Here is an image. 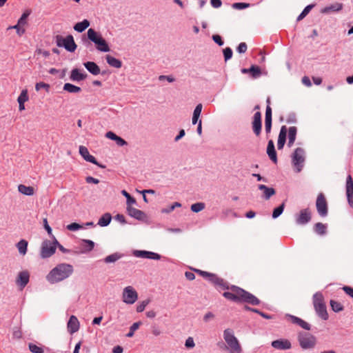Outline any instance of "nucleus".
<instances>
[{
	"label": "nucleus",
	"mask_w": 353,
	"mask_h": 353,
	"mask_svg": "<svg viewBox=\"0 0 353 353\" xmlns=\"http://www.w3.org/2000/svg\"><path fill=\"white\" fill-rule=\"evenodd\" d=\"M223 56L225 61H227L228 60L230 59L232 57V50L230 48L227 47L225 49H223Z\"/></svg>",
	"instance_id": "52"
},
{
	"label": "nucleus",
	"mask_w": 353,
	"mask_h": 353,
	"mask_svg": "<svg viewBox=\"0 0 353 353\" xmlns=\"http://www.w3.org/2000/svg\"><path fill=\"white\" fill-rule=\"evenodd\" d=\"M311 219V212L308 209L303 210L297 218V222L300 224H305Z\"/></svg>",
	"instance_id": "25"
},
{
	"label": "nucleus",
	"mask_w": 353,
	"mask_h": 353,
	"mask_svg": "<svg viewBox=\"0 0 353 353\" xmlns=\"http://www.w3.org/2000/svg\"><path fill=\"white\" fill-rule=\"evenodd\" d=\"M126 210L129 216L137 220L142 221L146 217L145 214L143 211L138 210L135 208H133L131 205L127 206Z\"/></svg>",
	"instance_id": "17"
},
{
	"label": "nucleus",
	"mask_w": 353,
	"mask_h": 353,
	"mask_svg": "<svg viewBox=\"0 0 353 353\" xmlns=\"http://www.w3.org/2000/svg\"><path fill=\"white\" fill-rule=\"evenodd\" d=\"M314 230L319 234L323 235L326 232V226L322 223H317L314 225Z\"/></svg>",
	"instance_id": "42"
},
{
	"label": "nucleus",
	"mask_w": 353,
	"mask_h": 353,
	"mask_svg": "<svg viewBox=\"0 0 353 353\" xmlns=\"http://www.w3.org/2000/svg\"><path fill=\"white\" fill-rule=\"evenodd\" d=\"M54 239V244L59 249L60 251H61L63 253H68L69 250L66 248H65L62 245H61L59 241L55 239L54 236H53Z\"/></svg>",
	"instance_id": "56"
},
{
	"label": "nucleus",
	"mask_w": 353,
	"mask_h": 353,
	"mask_svg": "<svg viewBox=\"0 0 353 353\" xmlns=\"http://www.w3.org/2000/svg\"><path fill=\"white\" fill-rule=\"evenodd\" d=\"M141 325V321H138V322H135L130 327V331L129 332L126 334V336L127 337H132L134 334V332L139 329V327H140V325Z\"/></svg>",
	"instance_id": "41"
},
{
	"label": "nucleus",
	"mask_w": 353,
	"mask_h": 353,
	"mask_svg": "<svg viewBox=\"0 0 353 353\" xmlns=\"http://www.w3.org/2000/svg\"><path fill=\"white\" fill-rule=\"evenodd\" d=\"M138 299L137 291L132 286H127L123 289L122 299L127 304H133Z\"/></svg>",
	"instance_id": "10"
},
{
	"label": "nucleus",
	"mask_w": 353,
	"mask_h": 353,
	"mask_svg": "<svg viewBox=\"0 0 353 353\" xmlns=\"http://www.w3.org/2000/svg\"><path fill=\"white\" fill-rule=\"evenodd\" d=\"M343 290L345 291V292L348 294L350 296L353 298V288L349 286H344L343 288Z\"/></svg>",
	"instance_id": "63"
},
{
	"label": "nucleus",
	"mask_w": 353,
	"mask_h": 353,
	"mask_svg": "<svg viewBox=\"0 0 353 353\" xmlns=\"http://www.w3.org/2000/svg\"><path fill=\"white\" fill-rule=\"evenodd\" d=\"M28 100L27 90H23L17 99L18 103H25Z\"/></svg>",
	"instance_id": "46"
},
{
	"label": "nucleus",
	"mask_w": 353,
	"mask_h": 353,
	"mask_svg": "<svg viewBox=\"0 0 353 353\" xmlns=\"http://www.w3.org/2000/svg\"><path fill=\"white\" fill-rule=\"evenodd\" d=\"M223 339L227 343L232 353H241V347L231 329L228 328L224 330Z\"/></svg>",
	"instance_id": "5"
},
{
	"label": "nucleus",
	"mask_w": 353,
	"mask_h": 353,
	"mask_svg": "<svg viewBox=\"0 0 353 353\" xmlns=\"http://www.w3.org/2000/svg\"><path fill=\"white\" fill-rule=\"evenodd\" d=\"M343 8V4L341 3H335L329 6L323 8L321 12L323 14H328L332 12L340 11Z\"/></svg>",
	"instance_id": "27"
},
{
	"label": "nucleus",
	"mask_w": 353,
	"mask_h": 353,
	"mask_svg": "<svg viewBox=\"0 0 353 353\" xmlns=\"http://www.w3.org/2000/svg\"><path fill=\"white\" fill-rule=\"evenodd\" d=\"M353 191V180L350 175H349L347 178L346 182V192H352Z\"/></svg>",
	"instance_id": "54"
},
{
	"label": "nucleus",
	"mask_w": 353,
	"mask_h": 353,
	"mask_svg": "<svg viewBox=\"0 0 353 353\" xmlns=\"http://www.w3.org/2000/svg\"><path fill=\"white\" fill-rule=\"evenodd\" d=\"M261 126V114L260 112H256L254 114L252 121V130L256 136L260 135Z\"/></svg>",
	"instance_id": "15"
},
{
	"label": "nucleus",
	"mask_w": 353,
	"mask_h": 353,
	"mask_svg": "<svg viewBox=\"0 0 353 353\" xmlns=\"http://www.w3.org/2000/svg\"><path fill=\"white\" fill-rule=\"evenodd\" d=\"M150 302V299H145V300L141 301L137 306V312H142L145 310V307L149 304Z\"/></svg>",
	"instance_id": "48"
},
{
	"label": "nucleus",
	"mask_w": 353,
	"mask_h": 353,
	"mask_svg": "<svg viewBox=\"0 0 353 353\" xmlns=\"http://www.w3.org/2000/svg\"><path fill=\"white\" fill-rule=\"evenodd\" d=\"M330 305L333 311L336 312H341L343 310V306L338 301L331 300Z\"/></svg>",
	"instance_id": "43"
},
{
	"label": "nucleus",
	"mask_w": 353,
	"mask_h": 353,
	"mask_svg": "<svg viewBox=\"0 0 353 353\" xmlns=\"http://www.w3.org/2000/svg\"><path fill=\"white\" fill-rule=\"evenodd\" d=\"M272 346L277 350L287 349V340H276L272 342Z\"/></svg>",
	"instance_id": "37"
},
{
	"label": "nucleus",
	"mask_w": 353,
	"mask_h": 353,
	"mask_svg": "<svg viewBox=\"0 0 353 353\" xmlns=\"http://www.w3.org/2000/svg\"><path fill=\"white\" fill-rule=\"evenodd\" d=\"M313 303L318 315L323 320H327L328 314L324 303L323 296L321 293H316L313 296Z\"/></svg>",
	"instance_id": "7"
},
{
	"label": "nucleus",
	"mask_w": 353,
	"mask_h": 353,
	"mask_svg": "<svg viewBox=\"0 0 353 353\" xmlns=\"http://www.w3.org/2000/svg\"><path fill=\"white\" fill-rule=\"evenodd\" d=\"M205 208V203H196L191 205V210L194 212H199Z\"/></svg>",
	"instance_id": "44"
},
{
	"label": "nucleus",
	"mask_w": 353,
	"mask_h": 353,
	"mask_svg": "<svg viewBox=\"0 0 353 353\" xmlns=\"http://www.w3.org/2000/svg\"><path fill=\"white\" fill-rule=\"evenodd\" d=\"M250 6V3H243V2L234 3L232 6V7L234 9H236V10H242V9L248 8Z\"/></svg>",
	"instance_id": "47"
},
{
	"label": "nucleus",
	"mask_w": 353,
	"mask_h": 353,
	"mask_svg": "<svg viewBox=\"0 0 353 353\" xmlns=\"http://www.w3.org/2000/svg\"><path fill=\"white\" fill-rule=\"evenodd\" d=\"M74 272L73 266L68 263H59L52 269L46 276L47 281L52 284L68 278Z\"/></svg>",
	"instance_id": "2"
},
{
	"label": "nucleus",
	"mask_w": 353,
	"mask_h": 353,
	"mask_svg": "<svg viewBox=\"0 0 353 353\" xmlns=\"http://www.w3.org/2000/svg\"><path fill=\"white\" fill-rule=\"evenodd\" d=\"M297 129L292 126L288 128V147H290L296 139Z\"/></svg>",
	"instance_id": "32"
},
{
	"label": "nucleus",
	"mask_w": 353,
	"mask_h": 353,
	"mask_svg": "<svg viewBox=\"0 0 353 353\" xmlns=\"http://www.w3.org/2000/svg\"><path fill=\"white\" fill-rule=\"evenodd\" d=\"M248 46L245 42L240 43L238 46L236 50L239 53H245L247 51Z\"/></svg>",
	"instance_id": "57"
},
{
	"label": "nucleus",
	"mask_w": 353,
	"mask_h": 353,
	"mask_svg": "<svg viewBox=\"0 0 353 353\" xmlns=\"http://www.w3.org/2000/svg\"><path fill=\"white\" fill-rule=\"evenodd\" d=\"M18 191L24 195L32 196L34 194V188L32 186H26L23 184L18 185Z\"/></svg>",
	"instance_id": "29"
},
{
	"label": "nucleus",
	"mask_w": 353,
	"mask_h": 353,
	"mask_svg": "<svg viewBox=\"0 0 353 353\" xmlns=\"http://www.w3.org/2000/svg\"><path fill=\"white\" fill-rule=\"evenodd\" d=\"M105 59L107 63L113 68H120L122 66V62L119 59H116L110 54H107L105 56Z\"/></svg>",
	"instance_id": "28"
},
{
	"label": "nucleus",
	"mask_w": 353,
	"mask_h": 353,
	"mask_svg": "<svg viewBox=\"0 0 353 353\" xmlns=\"http://www.w3.org/2000/svg\"><path fill=\"white\" fill-rule=\"evenodd\" d=\"M267 154L269 158L274 163L277 162L276 152L272 140H270L267 146Z\"/></svg>",
	"instance_id": "23"
},
{
	"label": "nucleus",
	"mask_w": 353,
	"mask_h": 353,
	"mask_svg": "<svg viewBox=\"0 0 353 353\" xmlns=\"http://www.w3.org/2000/svg\"><path fill=\"white\" fill-rule=\"evenodd\" d=\"M305 152L304 149L297 148L292 154V165L295 172H300L305 163Z\"/></svg>",
	"instance_id": "4"
},
{
	"label": "nucleus",
	"mask_w": 353,
	"mask_h": 353,
	"mask_svg": "<svg viewBox=\"0 0 353 353\" xmlns=\"http://www.w3.org/2000/svg\"><path fill=\"white\" fill-rule=\"evenodd\" d=\"M285 206V202L283 201L279 206L276 208L272 212V218H278L283 212Z\"/></svg>",
	"instance_id": "38"
},
{
	"label": "nucleus",
	"mask_w": 353,
	"mask_h": 353,
	"mask_svg": "<svg viewBox=\"0 0 353 353\" xmlns=\"http://www.w3.org/2000/svg\"><path fill=\"white\" fill-rule=\"evenodd\" d=\"M212 40L219 46H222L224 43L221 37L219 34L212 35Z\"/></svg>",
	"instance_id": "58"
},
{
	"label": "nucleus",
	"mask_w": 353,
	"mask_h": 353,
	"mask_svg": "<svg viewBox=\"0 0 353 353\" xmlns=\"http://www.w3.org/2000/svg\"><path fill=\"white\" fill-rule=\"evenodd\" d=\"M66 228L70 231H76V230L83 228V225H81L77 223H72L68 225Z\"/></svg>",
	"instance_id": "53"
},
{
	"label": "nucleus",
	"mask_w": 353,
	"mask_h": 353,
	"mask_svg": "<svg viewBox=\"0 0 353 353\" xmlns=\"http://www.w3.org/2000/svg\"><path fill=\"white\" fill-rule=\"evenodd\" d=\"M29 350L32 353H44V350L41 346H38L34 343H30L28 344Z\"/></svg>",
	"instance_id": "40"
},
{
	"label": "nucleus",
	"mask_w": 353,
	"mask_h": 353,
	"mask_svg": "<svg viewBox=\"0 0 353 353\" xmlns=\"http://www.w3.org/2000/svg\"><path fill=\"white\" fill-rule=\"evenodd\" d=\"M63 90L70 93H78L81 91V88L70 83H66L63 85Z\"/></svg>",
	"instance_id": "35"
},
{
	"label": "nucleus",
	"mask_w": 353,
	"mask_h": 353,
	"mask_svg": "<svg viewBox=\"0 0 353 353\" xmlns=\"http://www.w3.org/2000/svg\"><path fill=\"white\" fill-rule=\"evenodd\" d=\"M121 194L126 198L127 206H130L132 204L137 203L136 199L131 196V195L125 190H122Z\"/></svg>",
	"instance_id": "39"
},
{
	"label": "nucleus",
	"mask_w": 353,
	"mask_h": 353,
	"mask_svg": "<svg viewBox=\"0 0 353 353\" xmlns=\"http://www.w3.org/2000/svg\"><path fill=\"white\" fill-rule=\"evenodd\" d=\"M30 281V273L28 270H23L19 272L16 278V284L20 290H23Z\"/></svg>",
	"instance_id": "12"
},
{
	"label": "nucleus",
	"mask_w": 353,
	"mask_h": 353,
	"mask_svg": "<svg viewBox=\"0 0 353 353\" xmlns=\"http://www.w3.org/2000/svg\"><path fill=\"white\" fill-rule=\"evenodd\" d=\"M81 245L83 249V252H90L94 247V243L92 241L88 239H83Z\"/></svg>",
	"instance_id": "33"
},
{
	"label": "nucleus",
	"mask_w": 353,
	"mask_h": 353,
	"mask_svg": "<svg viewBox=\"0 0 353 353\" xmlns=\"http://www.w3.org/2000/svg\"><path fill=\"white\" fill-rule=\"evenodd\" d=\"M43 226H44V228L46 229V230L47 231L48 234L52 236L53 238V235L52 234V228L51 227L48 225V219L47 218H44L43 219Z\"/></svg>",
	"instance_id": "55"
},
{
	"label": "nucleus",
	"mask_w": 353,
	"mask_h": 353,
	"mask_svg": "<svg viewBox=\"0 0 353 353\" xmlns=\"http://www.w3.org/2000/svg\"><path fill=\"white\" fill-rule=\"evenodd\" d=\"M123 256V254L115 252L110 255L107 256L105 258L103 259V261L105 263H114L117 260L121 259Z\"/></svg>",
	"instance_id": "31"
},
{
	"label": "nucleus",
	"mask_w": 353,
	"mask_h": 353,
	"mask_svg": "<svg viewBox=\"0 0 353 353\" xmlns=\"http://www.w3.org/2000/svg\"><path fill=\"white\" fill-rule=\"evenodd\" d=\"M87 74L81 72L78 68H74L71 70L70 79L72 81H81L86 79Z\"/></svg>",
	"instance_id": "19"
},
{
	"label": "nucleus",
	"mask_w": 353,
	"mask_h": 353,
	"mask_svg": "<svg viewBox=\"0 0 353 353\" xmlns=\"http://www.w3.org/2000/svg\"><path fill=\"white\" fill-rule=\"evenodd\" d=\"M203 105L201 103H199L196 105V108L194 110L193 114H196L198 116L201 115V111H202Z\"/></svg>",
	"instance_id": "62"
},
{
	"label": "nucleus",
	"mask_w": 353,
	"mask_h": 353,
	"mask_svg": "<svg viewBox=\"0 0 353 353\" xmlns=\"http://www.w3.org/2000/svg\"><path fill=\"white\" fill-rule=\"evenodd\" d=\"M272 128V108L267 105L265 117V130L267 134L270 133Z\"/></svg>",
	"instance_id": "20"
},
{
	"label": "nucleus",
	"mask_w": 353,
	"mask_h": 353,
	"mask_svg": "<svg viewBox=\"0 0 353 353\" xmlns=\"http://www.w3.org/2000/svg\"><path fill=\"white\" fill-rule=\"evenodd\" d=\"M80 324L77 316L72 315L67 324L68 331L72 334L79 330Z\"/></svg>",
	"instance_id": "16"
},
{
	"label": "nucleus",
	"mask_w": 353,
	"mask_h": 353,
	"mask_svg": "<svg viewBox=\"0 0 353 353\" xmlns=\"http://www.w3.org/2000/svg\"><path fill=\"white\" fill-rule=\"evenodd\" d=\"M88 39L96 45L97 49L100 52H107L110 50L106 41L101 34L92 28H90L88 32Z\"/></svg>",
	"instance_id": "3"
},
{
	"label": "nucleus",
	"mask_w": 353,
	"mask_h": 353,
	"mask_svg": "<svg viewBox=\"0 0 353 353\" xmlns=\"http://www.w3.org/2000/svg\"><path fill=\"white\" fill-rule=\"evenodd\" d=\"M30 14V11L29 10H26V12H24L22 15L21 16V17L19 18V19L18 20V23L19 25H22V26H24L25 24H26L27 23V18L28 17V16Z\"/></svg>",
	"instance_id": "45"
},
{
	"label": "nucleus",
	"mask_w": 353,
	"mask_h": 353,
	"mask_svg": "<svg viewBox=\"0 0 353 353\" xmlns=\"http://www.w3.org/2000/svg\"><path fill=\"white\" fill-rule=\"evenodd\" d=\"M347 197L349 204L351 207H353V191L352 192H346Z\"/></svg>",
	"instance_id": "64"
},
{
	"label": "nucleus",
	"mask_w": 353,
	"mask_h": 353,
	"mask_svg": "<svg viewBox=\"0 0 353 353\" xmlns=\"http://www.w3.org/2000/svg\"><path fill=\"white\" fill-rule=\"evenodd\" d=\"M17 248L21 254L25 255L27 252L28 241L25 239L20 240L17 244Z\"/></svg>",
	"instance_id": "36"
},
{
	"label": "nucleus",
	"mask_w": 353,
	"mask_h": 353,
	"mask_svg": "<svg viewBox=\"0 0 353 353\" xmlns=\"http://www.w3.org/2000/svg\"><path fill=\"white\" fill-rule=\"evenodd\" d=\"M79 153L81 155V157L86 161L90 163H92L101 168H104L105 166L100 165L97 161L96 160L95 157L92 155H91L89 153V151L88 148L85 146L80 145L79 146Z\"/></svg>",
	"instance_id": "14"
},
{
	"label": "nucleus",
	"mask_w": 353,
	"mask_h": 353,
	"mask_svg": "<svg viewBox=\"0 0 353 353\" xmlns=\"http://www.w3.org/2000/svg\"><path fill=\"white\" fill-rule=\"evenodd\" d=\"M50 85L44 82L37 83L35 85V89L37 91H39L41 89L44 88L47 92H49Z\"/></svg>",
	"instance_id": "51"
},
{
	"label": "nucleus",
	"mask_w": 353,
	"mask_h": 353,
	"mask_svg": "<svg viewBox=\"0 0 353 353\" xmlns=\"http://www.w3.org/2000/svg\"><path fill=\"white\" fill-rule=\"evenodd\" d=\"M206 279L217 289L230 290V292H224L223 293V297L228 300L235 303H243L252 305H258L261 303L260 300L254 294L236 285H230L227 281L215 274L210 272Z\"/></svg>",
	"instance_id": "1"
},
{
	"label": "nucleus",
	"mask_w": 353,
	"mask_h": 353,
	"mask_svg": "<svg viewBox=\"0 0 353 353\" xmlns=\"http://www.w3.org/2000/svg\"><path fill=\"white\" fill-rule=\"evenodd\" d=\"M287 137V127L285 125H283L281 128L280 133L278 138L277 141V148L278 150H281L283 148L285 143L286 141Z\"/></svg>",
	"instance_id": "21"
},
{
	"label": "nucleus",
	"mask_w": 353,
	"mask_h": 353,
	"mask_svg": "<svg viewBox=\"0 0 353 353\" xmlns=\"http://www.w3.org/2000/svg\"><path fill=\"white\" fill-rule=\"evenodd\" d=\"M57 246L48 240L42 242L40 251V256L42 259H48L56 252Z\"/></svg>",
	"instance_id": "9"
},
{
	"label": "nucleus",
	"mask_w": 353,
	"mask_h": 353,
	"mask_svg": "<svg viewBox=\"0 0 353 353\" xmlns=\"http://www.w3.org/2000/svg\"><path fill=\"white\" fill-rule=\"evenodd\" d=\"M314 7V5H309L306 6L303 12L300 14V15L298 17L297 20L300 21L303 19L311 10V9Z\"/></svg>",
	"instance_id": "49"
},
{
	"label": "nucleus",
	"mask_w": 353,
	"mask_h": 353,
	"mask_svg": "<svg viewBox=\"0 0 353 353\" xmlns=\"http://www.w3.org/2000/svg\"><path fill=\"white\" fill-rule=\"evenodd\" d=\"M288 319H290L292 323L296 324L299 325V327H302L303 329L305 330H310V325L308 323L305 321L304 320L296 317L295 316L290 315L288 314Z\"/></svg>",
	"instance_id": "22"
},
{
	"label": "nucleus",
	"mask_w": 353,
	"mask_h": 353,
	"mask_svg": "<svg viewBox=\"0 0 353 353\" xmlns=\"http://www.w3.org/2000/svg\"><path fill=\"white\" fill-rule=\"evenodd\" d=\"M185 345L187 348H192L194 347L195 345V343L194 342V340H193V338L192 337H188L186 341H185Z\"/></svg>",
	"instance_id": "60"
},
{
	"label": "nucleus",
	"mask_w": 353,
	"mask_h": 353,
	"mask_svg": "<svg viewBox=\"0 0 353 353\" xmlns=\"http://www.w3.org/2000/svg\"><path fill=\"white\" fill-rule=\"evenodd\" d=\"M258 188L260 190L263 191V197L265 200H268L272 196H273L275 194V190L273 188H269L265 185L260 184L258 185Z\"/></svg>",
	"instance_id": "26"
},
{
	"label": "nucleus",
	"mask_w": 353,
	"mask_h": 353,
	"mask_svg": "<svg viewBox=\"0 0 353 353\" xmlns=\"http://www.w3.org/2000/svg\"><path fill=\"white\" fill-rule=\"evenodd\" d=\"M181 204L180 203L174 202L173 204H172L170 206H169L168 209L163 210V212L169 213V212H171L172 211H173L175 209V208L181 207Z\"/></svg>",
	"instance_id": "59"
},
{
	"label": "nucleus",
	"mask_w": 353,
	"mask_h": 353,
	"mask_svg": "<svg viewBox=\"0 0 353 353\" xmlns=\"http://www.w3.org/2000/svg\"><path fill=\"white\" fill-rule=\"evenodd\" d=\"M299 341L303 349H311L316 345V338L308 332H301L299 334Z\"/></svg>",
	"instance_id": "8"
},
{
	"label": "nucleus",
	"mask_w": 353,
	"mask_h": 353,
	"mask_svg": "<svg viewBox=\"0 0 353 353\" xmlns=\"http://www.w3.org/2000/svg\"><path fill=\"white\" fill-rule=\"evenodd\" d=\"M133 255L136 257L153 260H160L161 258V256L158 253L146 250H134L133 252Z\"/></svg>",
	"instance_id": "13"
},
{
	"label": "nucleus",
	"mask_w": 353,
	"mask_h": 353,
	"mask_svg": "<svg viewBox=\"0 0 353 353\" xmlns=\"http://www.w3.org/2000/svg\"><path fill=\"white\" fill-rule=\"evenodd\" d=\"M241 72L243 74L250 73L253 79L259 78L261 75V68L256 65H252L250 68H243Z\"/></svg>",
	"instance_id": "18"
},
{
	"label": "nucleus",
	"mask_w": 353,
	"mask_h": 353,
	"mask_svg": "<svg viewBox=\"0 0 353 353\" xmlns=\"http://www.w3.org/2000/svg\"><path fill=\"white\" fill-rule=\"evenodd\" d=\"M193 271L196 273H197L198 274H199L200 276H203V278H205L206 279V278L208 276L210 272H205V271H203V270H199V269H192Z\"/></svg>",
	"instance_id": "61"
},
{
	"label": "nucleus",
	"mask_w": 353,
	"mask_h": 353,
	"mask_svg": "<svg viewBox=\"0 0 353 353\" xmlns=\"http://www.w3.org/2000/svg\"><path fill=\"white\" fill-rule=\"evenodd\" d=\"M83 65L93 75H98L101 73L100 68L93 61H87L83 63Z\"/></svg>",
	"instance_id": "24"
},
{
	"label": "nucleus",
	"mask_w": 353,
	"mask_h": 353,
	"mask_svg": "<svg viewBox=\"0 0 353 353\" xmlns=\"http://www.w3.org/2000/svg\"><path fill=\"white\" fill-rule=\"evenodd\" d=\"M316 207L318 213L321 216H325L327 214V203L323 193H320L318 195L316 201Z\"/></svg>",
	"instance_id": "11"
},
{
	"label": "nucleus",
	"mask_w": 353,
	"mask_h": 353,
	"mask_svg": "<svg viewBox=\"0 0 353 353\" xmlns=\"http://www.w3.org/2000/svg\"><path fill=\"white\" fill-rule=\"evenodd\" d=\"M56 44L59 48H64L67 51L73 52L77 49V44L74 42L73 36L69 34L65 37L61 35H57L55 37Z\"/></svg>",
	"instance_id": "6"
},
{
	"label": "nucleus",
	"mask_w": 353,
	"mask_h": 353,
	"mask_svg": "<svg viewBox=\"0 0 353 353\" xmlns=\"http://www.w3.org/2000/svg\"><path fill=\"white\" fill-rule=\"evenodd\" d=\"M22 25H19V23H17V24L13 26H10L8 29H15L16 30V32H17V34L19 35V36H21L23 35L26 30L24 28H21Z\"/></svg>",
	"instance_id": "50"
},
{
	"label": "nucleus",
	"mask_w": 353,
	"mask_h": 353,
	"mask_svg": "<svg viewBox=\"0 0 353 353\" xmlns=\"http://www.w3.org/2000/svg\"><path fill=\"white\" fill-rule=\"evenodd\" d=\"M112 220V216L110 213L107 212L103 214L99 219L98 225L101 227L108 226Z\"/></svg>",
	"instance_id": "30"
},
{
	"label": "nucleus",
	"mask_w": 353,
	"mask_h": 353,
	"mask_svg": "<svg viewBox=\"0 0 353 353\" xmlns=\"http://www.w3.org/2000/svg\"><path fill=\"white\" fill-rule=\"evenodd\" d=\"M90 26V22L87 19H84L83 21L77 23L74 26V29L75 31L78 32H83L88 26Z\"/></svg>",
	"instance_id": "34"
}]
</instances>
